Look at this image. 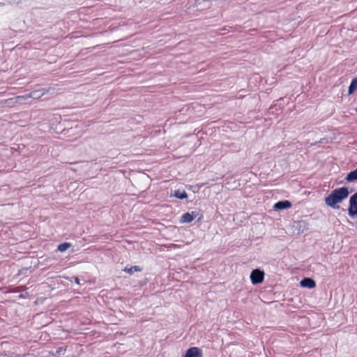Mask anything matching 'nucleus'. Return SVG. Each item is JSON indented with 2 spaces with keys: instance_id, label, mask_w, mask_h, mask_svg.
I'll list each match as a JSON object with an SVG mask.
<instances>
[{
  "instance_id": "nucleus-1",
  "label": "nucleus",
  "mask_w": 357,
  "mask_h": 357,
  "mask_svg": "<svg viewBox=\"0 0 357 357\" xmlns=\"http://www.w3.org/2000/svg\"><path fill=\"white\" fill-rule=\"evenodd\" d=\"M349 195V190L347 188L342 187L333 190L330 195L325 198V203L333 208H339L337 204L346 199Z\"/></svg>"
},
{
  "instance_id": "nucleus-2",
  "label": "nucleus",
  "mask_w": 357,
  "mask_h": 357,
  "mask_svg": "<svg viewBox=\"0 0 357 357\" xmlns=\"http://www.w3.org/2000/svg\"><path fill=\"white\" fill-rule=\"evenodd\" d=\"M264 279V272L259 268L254 269L250 274V280L253 284L261 283Z\"/></svg>"
},
{
  "instance_id": "nucleus-3",
  "label": "nucleus",
  "mask_w": 357,
  "mask_h": 357,
  "mask_svg": "<svg viewBox=\"0 0 357 357\" xmlns=\"http://www.w3.org/2000/svg\"><path fill=\"white\" fill-rule=\"evenodd\" d=\"M49 90H46L45 89H40L38 90H34L29 94L24 96H18L17 99H24V100L29 98L38 99L41 96H43L45 93L48 92Z\"/></svg>"
},
{
  "instance_id": "nucleus-4",
  "label": "nucleus",
  "mask_w": 357,
  "mask_h": 357,
  "mask_svg": "<svg viewBox=\"0 0 357 357\" xmlns=\"http://www.w3.org/2000/svg\"><path fill=\"white\" fill-rule=\"evenodd\" d=\"M185 357H202V351L198 347H191L186 351Z\"/></svg>"
},
{
  "instance_id": "nucleus-5",
  "label": "nucleus",
  "mask_w": 357,
  "mask_h": 357,
  "mask_svg": "<svg viewBox=\"0 0 357 357\" xmlns=\"http://www.w3.org/2000/svg\"><path fill=\"white\" fill-rule=\"evenodd\" d=\"M291 206V203L289 201H280L275 203L273 206L274 209L275 210H282L287 209Z\"/></svg>"
},
{
  "instance_id": "nucleus-6",
  "label": "nucleus",
  "mask_w": 357,
  "mask_h": 357,
  "mask_svg": "<svg viewBox=\"0 0 357 357\" xmlns=\"http://www.w3.org/2000/svg\"><path fill=\"white\" fill-rule=\"evenodd\" d=\"M300 284L301 287H307L309 289H312L316 286L315 282L312 278H305L303 279L301 281Z\"/></svg>"
},
{
  "instance_id": "nucleus-7",
  "label": "nucleus",
  "mask_w": 357,
  "mask_h": 357,
  "mask_svg": "<svg viewBox=\"0 0 357 357\" xmlns=\"http://www.w3.org/2000/svg\"><path fill=\"white\" fill-rule=\"evenodd\" d=\"M196 217L195 212L185 213L181 218V222L182 223H190L191 222L194 218Z\"/></svg>"
},
{
  "instance_id": "nucleus-8",
  "label": "nucleus",
  "mask_w": 357,
  "mask_h": 357,
  "mask_svg": "<svg viewBox=\"0 0 357 357\" xmlns=\"http://www.w3.org/2000/svg\"><path fill=\"white\" fill-rule=\"evenodd\" d=\"M22 100H24V99H17V96L14 98H10L5 100V103L7 104L10 107H13L15 105H20L22 103Z\"/></svg>"
},
{
  "instance_id": "nucleus-9",
  "label": "nucleus",
  "mask_w": 357,
  "mask_h": 357,
  "mask_svg": "<svg viewBox=\"0 0 357 357\" xmlns=\"http://www.w3.org/2000/svg\"><path fill=\"white\" fill-rule=\"evenodd\" d=\"M345 179L349 182L357 180V169L349 172L345 177Z\"/></svg>"
},
{
  "instance_id": "nucleus-10",
  "label": "nucleus",
  "mask_w": 357,
  "mask_h": 357,
  "mask_svg": "<svg viewBox=\"0 0 357 357\" xmlns=\"http://www.w3.org/2000/svg\"><path fill=\"white\" fill-rule=\"evenodd\" d=\"M173 196L180 199H183L188 197V195L185 190L181 191L179 190H176Z\"/></svg>"
},
{
  "instance_id": "nucleus-11",
  "label": "nucleus",
  "mask_w": 357,
  "mask_h": 357,
  "mask_svg": "<svg viewBox=\"0 0 357 357\" xmlns=\"http://www.w3.org/2000/svg\"><path fill=\"white\" fill-rule=\"evenodd\" d=\"M357 90V77L352 79L350 86H349L348 93L352 94Z\"/></svg>"
},
{
  "instance_id": "nucleus-12",
  "label": "nucleus",
  "mask_w": 357,
  "mask_h": 357,
  "mask_svg": "<svg viewBox=\"0 0 357 357\" xmlns=\"http://www.w3.org/2000/svg\"><path fill=\"white\" fill-rule=\"evenodd\" d=\"M142 268L138 266H133L130 268L126 267L124 271L129 273L133 274L135 272L141 271Z\"/></svg>"
},
{
  "instance_id": "nucleus-13",
  "label": "nucleus",
  "mask_w": 357,
  "mask_h": 357,
  "mask_svg": "<svg viewBox=\"0 0 357 357\" xmlns=\"http://www.w3.org/2000/svg\"><path fill=\"white\" fill-rule=\"evenodd\" d=\"M349 205L352 206V207H357V192L350 197Z\"/></svg>"
},
{
  "instance_id": "nucleus-14",
  "label": "nucleus",
  "mask_w": 357,
  "mask_h": 357,
  "mask_svg": "<svg viewBox=\"0 0 357 357\" xmlns=\"http://www.w3.org/2000/svg\"><path fill=\"white\" fill-rule=\"evenodd\" d=\"M70 246V243H61L60 244L59 246H58V250L60 251V252H64L66 251L68 248H69Z\"/></svg>"
},
{
  "instance_id": "nucleus-15",
  "label": "nucleus",
  "mask_w": 357,
  "mask_h": 357,
  "mask_svg": "<svg viewBox=\"0 0 357 357\" xmlns=\"http://www.w3.org/2000/svg\"><path fill=\"white\" fill-rule=\"evenodd\" d=\"M348 212L350 216L354 217L357 214V207H352V206L349 205Z\"/></svg>"
},
{
  "instance_id": "nucleus-16",
  "label": "nucleus",
  "mask_w": 357,
  "mask_h": 357,
  "mask_svg": "<svg viewBox=\"0 0 357 357\" xmlns=\"http://www.w3.org/2000/svg\"><path fill=\"white\" fill-rule=\"evenodd\" d=\"M74 280H75V282L77 284H79V278H74Z\"/></svg>"
}]
</instances>
